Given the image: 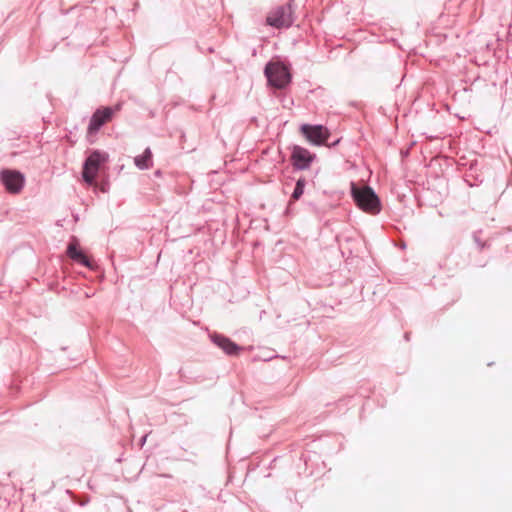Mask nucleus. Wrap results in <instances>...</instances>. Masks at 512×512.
Here are the masks:
<instances>
[{
	"instance_id": "obj_1",
	"label": "nucleus",
	"mask_w": 512,
	"mask_h": 512,
	"mask_svg": "<svg viewBox=\"0 0 512 512\" xmlns=\"http://www.w3.org/2000/svg\"><path fill=\"white\" fill-rule=\"evenodd\" d=\"M351 195L356 205L364 212L372 215L380 213V199L371 187H358L355 183H351Z\"/></svg>"
},
{
	"instance_id": "obj_2",
	"label": "nucleus",
	"mask_w": 512,
	"mask_h": 512,
	"mask_svg": "<svg viewBox=\"0 0 512 512\" xmlns=\"http://www.w3.org/2000/svg\"><path fill=\"white\" fill-rule=\"evenodd\" d=\"M264 74L268 84L276 89L286 88L292 80L288 66L280 61L268 62L265 66Z\"/></svg>"
},
{
	"instance_id": "obj_3",
	"label": "nucleus",
	"mask_w": 512,
	"mask_h": 512,
	"mask_svg": "<svg viewBox=\"0 0 512 512\" xmlns=\"http://www.w3.org/2000/svg\"><path fill=\"white\" fill-rule=\"evenodd\" d=\"M108 160V154L99 150L93 151L85 160L82 176L86 183L93 184L100 166Z\"/></svg>"
},
{
	"instance_id": "obj_4",
	"label": "nucleus",
	"mask_w": 512,
	"mask_h": 512,
	"mask_svg": "<svg viewBox=\"0 0 512 512\" xmlns=\"http://www.w3.org/2000/svg\"><path fill=\"white\" fill-rule=\"evenodd\" d=\"M291 4L278 6L267 16L266 22L268 25L275 28L290 27L293 23Z\"/></svg>"
},
{
	"instance_id": "obj_5",
	"label": "nucleus",
	"mask_w": 512,
	"mask_h": 512,
	"mask_svg": "<svg viewBox=\"0 0 512 512\" xmlns=\"http://www.w3.org/2000/svg\"><path fill=\"white\" fill-rule=\"evenodd\" d=\"M0 181L10 194H19L25 185L24 175L17 170L3 169Z\"/></svg>"
},
{
	"instance_id": "obj_6",
	"label": "nucleus",
	"mask_w": 512,
	"mask_h": 512,
	"mask_svg": "<svg viewBox=\"0 0 512 512\" xmlns=\"http://www.w3.org/2000/svg\"><path fill=\"white\" fill-rule=\"evenodd\" d=\"M120 108L116 106L112 107H104L97 109L90 118V122L88 125L89 133H96L100 130V128L111 120L113 114L118 111Z\"/></svg>"
},
{
	"instance_id": "obj_7",
	"label": "nucleus",
	"mask_w": 512,
	"mask_h": 512,
	"mask_svg": "<svg viewBox=\"0 0 512 512\" xmlns=\"http://www.w3.org/2000/svg\"><path fill=\"white\" fill-rule=\"evenodd\" d=\"M302 134L313 145L325 144L329 137V131L322 125L304 124L301 126Z\"/></svg>"
},
{
	"instance_id": "obj_8",
	"label": "nucleus",
	"mask_w": 512,
	"mask_h": 512,
	"mask_svg": "<svg viewBox=\"0 0 512 512\" xmlns=\"http://www.w3.org/2000/svg\"><path fill=\"white\" fill-rule=\"evenodd\" d=\"M316 155L301 146H294L291 153V162L296 170H306L315 160Z\"/></svg>"
},
{
	"instance_id": "obj_9",
	"label": "nucleus",
	"mask_w": 512,
	"mask_h": 512,
	"mask_svg": "<svg viewBox=\"0 0 512 512\" xmlns=\"http://www.w3.org/2000/svg\"><path fill=\"white\" fill-rule=\"evenodd\" d=\"M211 341L218 346L220 349H222L227 355H236L241 350V347L238 346L236 343L231 341L229 338H227L224 335L221 334H211L210 335Z\"/></svg>"
},
{
	"instance_id": "obj_10",
	"label": "nucleus",
	"mask_w": 512,
	"mask_h": 512,
	"mask_svg": "<svg viewBox=\"0 0 512 512\" xmlns=\"http://www.w3.org/2000/svg\"><path fill=\"white\" fill-rule=\"evenodd\" d=\"M67 255L74 262L81 264L91 270L95 268L93 262L77 247V244L74 242L69 243L67 247Z\"/></svg>"
},
{
	"instance_id": "obj_11",
	"label": "nucleus",
	"mask_w": 512,
	"mask_h": 512,
	"mask_svg": "<svg viewBox=\"0 0 512 512\" xmlns=\"http://www.w3.org/2000/svg\"><path fill=\"white\" fill-rule=\"evenodd\" d=\"M134 164L140 170H147L152 167V152L150 148H146L143 154L138 155L134 158Z\"/></svg>"
},
{
	"instance_id": "obj_12",
	"label": "nucleus",
	"mask_w": 512,
	"mask_h": 512,
	"mask_svg": "<svg viewBox=\"0 0 512 512\" xmlns=\"http://www.w3.org/2000/svg\"><path fill=\"white\" fill-rule=\"evenodd\" d=\"M305 185H306V181L304 178H299L297 180L294 191L292 193L293 200H298L303 195Z\"/></svg>"
},
{
	"instance_id": "obj_13",
	"label": "nucleus",
	"mask_w": 512,
	"mask_h": 512,
	"mask_svg": "<svg viewBox=\"0 0 512 512\" xmlns=\"http://www.w3.org/2000/svg\"><path fill=\"white\" fill-rule=\"evenodd\" d=\"M147 437H148V434H145L141 440H140V446H144V444L146 443V440H147Z\"/></svg>"
}]
</instances>
